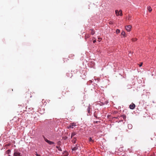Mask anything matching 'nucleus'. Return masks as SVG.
<instances>
[{
	"instance_id": "obj_21",
	"label": "nucleus",
	"mask_w": 156,
	"mask_h": 156,
	"mask_svg": "<svg viewBox=\"0 0 156 156\" xmlns=\"http://www.w3.org/2000/svg\"><path fill=\"white\" fill-rule=\"evenodd\" d=\"M101 40V38H98V41L99 42H100Z\"/></svg>"
},
{
	"instance_id": "obj_13",
	"label": "nucleus",
	"mask_w": 156,
	"mask_h": 156,
	"mask_svg": "<svg viewBox=\"0 0 156 156\" xmlns=\"http://www.w3.org/2000/svg\"><path fill=\"white\" fill-rule=\"evenodd\" d=\"M121 116L123 119H126V116L125 115H122Z\"/></svg>"
},
{
	"instance_id": "obj_17",
	"label": "nucleus",
	"mask_w": 156,
	"mask_h": 156,
	"mask_svg": "<svg viewBox=\"0 0 156 156\" xmlns=\"http://www.w3.org/2000/svg\"><path fill=\"white\" fill-rule=\"evenodd\" d=\"M120 32V30L119 29H117L116 30V33L117 34H119Z\"/></svg>"
},
{
	"instance_id": "obj_11",
	"label": "nucleus",
	"mask_w": 156,
	"mask_h": 156,
	"mask_svg": "<svg viewBox=\"0 0 156 156\" xmlns=\"http://www.w3.org/2000/svg\"><path fill=\"white\" fill-rule=\"evenodd\" d=\"M90 30L91 31V34L92 35L94 34L95 33L93 29H91Z\"/></svg>"
},
{
	"instance_id": "obj_2",
	"label": "nucleus",
	"mask_w": 156,
	"mask_h": 156,
	"mask_svg": "<svg viewBox=\"0 0 156 156\" xmlns=\"http://www.w3.org/2000/svg\"><path fill=\"white\" fill-rule=\"evenodd\" d=\"M76 126V123L73 122L70 124L69 126H68L67 127L68 129L69 128H73L75 126Z\"/></svg>"
},
{
	"instance_id": "obj_7",
	"label": "nucleus",
	"mask_w": 156,
	"mask_h": 156,
	"mask_svg": "<svg viewBox=\"0 0 156 156\" xmlns=\"http://www.w3.org/2000/svg\"><path fill=\"white\" fill-rule=\"evenodd\" d=\"M90 37V35L89 34H86L85 35V39H87V38H89Z\"/></svg>"
},
{
	"instance_id": "obj_12",
	"label": "nucleus",
	"mask_w": 156,
	"mask_h": 156,
	"mask_svg": "<svg viewBox=\"0 0 156 156\" xmlns=\"http://www.w3.org/2000/svg\"><path fill=\"white\" fill-rule=\"evenodd\" d=\"M76 139L75 138H73V140H72V142L73 143H76Z\"/></svg>"
},
{
	"instance_id": "obj_16",
	"label": "nucleus",
	"mask_w": 156,
	"mask_h": 156,
	"mask_svg": "<svg viewBox=\"0 0 156 156\" xmlns=\"http://www.w3.org/2000/svg\"><path fill=\"white\" fill-rule=\"evenodd\" d=\"M56 147L58 148V150L59 151H62V150L61 149V148H60V147H58V146H57Z\"/></svg>"
},
{
	"instance_id": "obj_26",
	"label": "nucleus",
	"mask_w": 156,
	"mask_h": 156,
	"mask_svg": "<svg viewBox=\"0 0 156 156\" xmlns=\"http://www.w3.org/2000/svg\"><path fill=\"white\" fill-rule=\"evenodd\" d=\"M96 42V40H94L93 41V42L94 43H95Z\"/></svg>"
},
{
	"instance_id": "obj_30",
	"label": "nucleus",
	"mask_w": 156,
	"mask_h": 156,
	"mask_svg": "<svg viewBox=\"0 0 156 156\" xmlns=\"http://www.w3.org/2000/svg\"><path fill=\"white\" fill-rule=\"evenodd\" d=\"M9 156H10V155H9Z\"/></svg>"
},
{
	"instance_id": "obj_19",
	"label": "nucleus",
	"mask_w": 156,
	"mask_h": 156,
	"mask_svg": "<svg viewBox=\"0 0 156 156\" xmlns=\"http://www.w3.org/2000/svg\"><path fill=\"white\" fill-rule=\"evenodd\" d=\"M137 40V39L136 38H133L132 39V41H136Z\"/></svg>"
},
{
	"instance_id": "obj_29",
	"label": "nucleus",
	"mask_w": 156,
	"mask_h": 156,
	"mask_svg": "<svg viewBox=\"0 0 156 156\" xmlns=\"http://www.w3.org/2000/svg\"><path fill=\"white\" fill-rule=\"evenodd\" d=\"M7 151H10V150H8Z\"/></svg>"
},
{
	"instance_id": "obj_22",
	"label": "nucleus",
	"mask_w": 156,
	"mask_h": 156,
	"mask_svg": "<svg viewBox=\"0 0 156 156\" xmlns=\"http://www.w3.org/2000/svg\"><path fill=\"white\" fill-rule=\"evenodd\" d=\"M35 155H36V156H41L40 154H37V153H36Z\"/></svg>"
},
{
	"instance_id": "obj_24",
	"label": "nucleus",
	"mask_w": 156,
	"mask_h": 156,
	"mask_svg": "<svg viewBox=\"0 0 156 156\" xmlns=\"http://www.w3.org/2000/svg\"><path fill=\"white\" fill-rule=\"evenodd\" d=\"M131 17H129H129H128V20H131Z\"/></svg>"
},
{
	"instance_id": "obj_28",
	"label": "nucleus",
	"mask_w": 156,
	"mask_h": 156,
	"mask_svg": "<svg viewBox=\"0 0 156 156\" xmlns=\"http://www.w3.org/2000/svg\"><path fill=\"white\" fill-rule=\"evenodd\" d=\"M151 10H149V12H151Z\"/></svg>"
},
{
	"instance_id": "obj_25",
	"label": "nucleus",
	"mask_w": 156,
	"mask_h": 156,
	"mask_svg": "<svg viewBox=\"0 0 156 156\" xmlns=\"http://www.w3.org/2000/svg\"><path fill=\"white\" fill-rule=\"evenodd\" d=\"M142 65V63L140 64L139 65V66L141 67Z\"/></svg>"
},
{
	"instance_id": "obj_14",
	"label": "nucleus",
	"mask_w": 156,
	"mask_h": 156,
	"mask_svg": "<svg viewBox=\"0 0 156 156\" xmlns=\"http://www.w3.org/2000/svg\"><path fill=\"white\" fill-rule=\"evenodd\" d=\"M76 133L75 132L72 133L71 135V138H72L74 136L76 135Z\"/></svg>"
},
{
	"instance_id": "obj_18",
	"label": "nucleus",
	"mask_w": 156,
	"mask_h": 156,
	"mask_svg": "<svg viewBox=\"0 0 156 156\" xmlns=\"http://www.w3.org/2000/svg\"><path fill=\"white\" fill-rule=\"evenodd\" d=\"M87 110L88 112L89 113H90V108L89 106V107L87 108Z\"/></svg>"
},
{
	"instance_id": "obj_8",
	"label": "nucleus",
	"mask_w": 156,
	"mask_h": 156,
	"mask_svg": "<svg viewBox=\"0 0 156 156\" xmlns=\"http://www.w3.org/2000/svg\"><path fill=\"white\" fill-rule=\"evenodd\" d=\"M78 148V147L77 144H76V146L75 147H73L72 149V150L73 151H75Z\"/></svg>"
},
{
	"instance_id": "obj_27",
	"label": "nucleus",
	"mask_w": 156,
	"mask_h": 156,
	"mask_svg": "<svg viewBox=\"0 0 156 156\" xmlns=\"http://www.w3.org/2000/svg\"><path fill=\"white\" fill-rule=\"evenodd\" d=\"M30 98H31L32 97V95H31V94H30Z\"/></svg>"
},
{
	"instance_id": "obj_5",
	"label": "nucleus",
	"mask_w": 156,
	"mask_h": 156,
	"mask_svg": "<svg viewBox=\"0 0 156 156\" xmlns=\"http://www.w3.org/2000/svg\"><path fill=\"white\" fill-rule=\"evenodd\" d=\"M44 140L46 142H47V143H48V144H49L50 145L54 144H55V143L53 142L50 141L48 140L47 139H45Z\"/></svg>"
},
{
	"instance_id": "obj_6",
	"label": "nucleus",
	"mask_w": 156,
	"mask_h": 156,
	"mask_svg": "<svg viewBox=\"0 0 156 156\" xmlns=\"http://www.w3.org/2000/svg\"><path fill=\"white\" fill-rule=\"evenodd\" d=\"M129 108L131 109H133L135 107V105L133 103H132L129 106Z\"/></svg>"
},
{
	"instance_id": "obj_23",
	"label": "nucleus",
	"mask_w": 156,
	"mask_h": 156,
	"mask_svg": "<svg viewBox=\"0 0 156 156\" xmlns=\"http://www.w3.org/2000/svg\"><path fill=\"white\" fill-rule=\"evenodd\" d=\"M109 23L110 24H112L113 23V22L112 21H110L109 22Z\"/></svg>"
},
{
	"instance_id": "obj_1",
	"label": "nucleus",
	"mask_w": 156,
	"mask_h": 156,
	"mask_svg": "<svg viewBox=\"0 0 156 156\" xmlns=\"http://www.w3.org/2000/svg\"><path fill=\"white\" fill-rule=\"evenodd\" d=\"M14 156H20L21 153L19 152L18 150H15L13 154Z\"/></svg>"
},
{
	"instance_id": "obj_4",
	"label": "nucleus",
	"mask_w": 156,
	"mask_h": 156,
	"mask_svg": "<svg viewBox=\"0 0 156 156\" xmlns=\"http://www.w3.org/2000/svg\"><path fill=\"white\" fill-rule=\"evenodd\" d=\"M125 29L128 32H130L131 30L132 26L130 25L126 26Z\"/></svg>"
},
{
	"instance_id": "obj_10",
	"label": "nucleus",
	"mask_w": 156,
	"mask_h": 156,
	"mask_svg": "<svg viewBox=\"0 0 156 156\" xmlns=\"http://www.w3.org/2000/svg\"><path fill=\"white\" fill-rule=\"evenodd\" d=\"M128 127L129 129H131L132 128V125L131 124H129L128 125Z\"/></svg>"
},
{
	"instance_id": "obj_20",
	"label": "nucleus",
	"mask_w": 156,
	"mask_h": 156,
	"mask_svg": "<svg viewBox=\"0 0 156 156\" xmlns=\"http://www.w3.org/2000/svg\"><path fill=\"white\" fill-rule=\"evenodd\" d=\"M151 8V7L150 6H148V7H147V10H150Z\"/></svg>"
},
{
	"instance_id": "obj_9",
	"label": "nucleus",
	"mask_w": 156,
	"mask_h": 156,
	"mask_svg": "<svg viewBox=\"0 0 156 156\" xmlns=\"http://www.w3.org/2000/svg\"><path fill=\"white\" fill-rule=\"evenodd\" d=\"M121 34L124 37H125L126 36V34L125 32L123 30L122 31Z\"/></svg>"
},
{
	"instance_id": "obj_15",
	"label": "nucleus",
	"mask_w": 156,
	"mask_h": 156,
	"mask_svg": "<svg viewBox=\"0 0 156 156\" xmlns=\"http://www.w3.org/2000/svg\"><path fill=\"white\" fill-rule=\"evenodd\" d=\"M89 141L90 142H91L93 143L94 142V140H93L90 137L89 139Z\"/></svg>"
},
{
	"instance_id": "obj_3",
	"label": "nucleus",
	"mask_w": 156,
	"mask_h": 156,
	"mask_svg": "<svg viewBox=\"0 0 156 156\" xmlns=\"http://www.w3.org/2000/svg\"><path fill=\"white\" fill-rule=\"evenodd\" d=\"M115 12L117 16H121L122 15V10H115Z\"/></svg>"
}]
</instances>
